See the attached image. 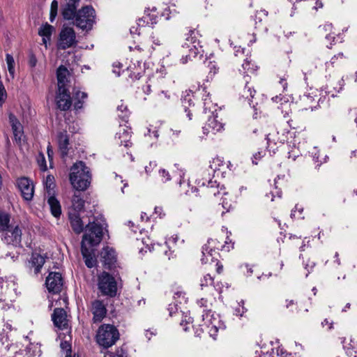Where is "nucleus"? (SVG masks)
<instances>
[{"label": "nucleus", "instance_id": "obj_61", "mask_svg": "<svg viewBox=\"0 0 357 357\" xmlns=\"http://www.w3.org/2000/svg\"><path fill=\"white\" fill-rule=\"evenodd\" d=\"M262 157L261 152H258L253 155L252 162L255 165L257 164V160Z\"/></svg>", "mask_w": 357, "mask_h": 357}, {"label": "nucleus", "instance_id": "obj_48", "mask_svg": "<svg viewBox=\"0 0 357 357\" xmlns=\"http://www.w3.org/2000/svg\"><path fill=\"white\" fill-rule=\"evenodd\" d=\"M197 304L199 305L200 307H204V308H206V310L204 309L203 310V312H207V310H208L209 309H208V301L205 298H201L200 300H199L197 301Z\"/></svg>", "mask_w": 357, "mask_h": 357}, {"label": "nucleus", "instance_id": "obj_43", "mask_svg": "<svg viewBox=\"0 0 357 357\" xmlns=\"http://www.w3.org/2000/svg\"><path fill=\"white\" fill-rule=\"evenodd\" d=\"M222 161L219 158H213L211 162L209 167L213 171L215 172L220 169V167L222 165Z\"/></svg>", "mask_w": 357, "mask_h": 357}, {"label": "nucleus", "instance_id": "obj_38", "mask_svg": "<svg viewBox=\"0 0 357 357\" xmlns=\"http://www.w3.org/2000/svg\"><path fill=\"white\" fill-rule=\"evenodd\" d=\"M53 29L52 25L46 23L40 28L38 33L41 36H51Z\"/></svg>", "mask_w": 357, "mask_h": 357}, {"label": "nucleus", "instance_id": "obj_46", "mask_svg": "<svg viewBox=\"0 0 357 357\" xmlns=\"http://www.w3.org/2000/svg\"><path fill=\"white\" fill-rule=\"evenodd\" d=\"M6 98V92L3 85L0 82V105H1Z\"/></svg>", "mask_w": 357, "mask_h": 357}, {"label": "nucleus", "instance_id": "obj_60", "mask_svg": "<svg viewBox=\"0 0 357 357\" xmlns=\"http://www.w3.org/2000/svg\"><path fill=\"white\" fill-rule=\"evenodd\" d=\"M266 139L267 140V143L269 144L271 142H273L274 144H276V140L273 137V134H268L266 135Z\"/></svg>", "mask_w": 357, "mask_h": 357}, {"label": "nucleus", "instance_id": "obj_29", "mask_svg": "<svg viewBox=\"0 0 357 357\" xmlns=\"http://www.w3.org/2000/svg\"><path fill=\"white\" fill-rule=\"evenodd\" d=\"M69 71L66 67L60 66L56 70L58 89L66 88L68 82Z\"/></svg>", "mask_w": 357, "mask_h": 357}, {"label": "nucleus", "instance_id": "obj_27", "mask_svg": "<svg viewBox=\"0 0 357 357\" xmlns=\"http://www.w3.org/2000/svg\"><path fill=\"white\" fill-rule=\"evenodd\" d=\"M116 139L119 140L118 144L120 146L130 147L132 145L130 142L131 132L127 128H122L120 129L119 132L116 134Z\"/></svg>", "mask_w": 357, "mask_h": 357}, {"label": "nucleus", "instance_id": "obj_32", "mask_svg": "<svg viewBox=\"0 0 357 357\" xmlns=\"http://www.w3.org/2000/svg\"><path fill=\"white\" fill-rule=\"evenodd\" d=\"M88 97L87 93L85 92L77 91L73 93L75 99L74 107L75 109H79L83 107L84 101Z\"/></svg>", "mask_w": 357, "mask_h": 357}, {"label": "nucleus", "instance_id": "obj_28", "mask_svg": "<svg viewBox=\"0 0 357 357\" xmlns=\"http://www.w3.org/2000/svg\"><path fill=\"white\" fill-rule=\"evenodd\" d=\"M59 148L62 158L68 155L69 139L66 132H61L58 135Z\"/></svg>", "mask_w": 357, "mask_h": 357}, {"label": "nucleus", "instance_id": "obj_50", "mask_svg": "<svg viewBox=\"0 0 357 357\" xmlns=\"http://www.w3.org/2000/svg\"><path fill=\"white\" fill-rule=\"evenodd\" d=\"M208 68H209V74L211 75H214L218 70V68L216 67L215 63L210 62Z\"/></svg>", "mask_w": 357, "mask_h": 357}, {"label": "nucleus", "instance_id": "obj_30", "mask_svg": "<svg viewBox=\"0 0 357 357\" xmlns=\"http://www.w3.org/2000/svg\"><path fill=\"white\" fill-rule=\"evenodd\" d=\"M34 194V185L33 182L24 176V199L30 201Z\"/></svg>", "mask_w": 357, "mask_h": 357}, {"label": "nucleus", "instance_id": "obj_47", "mask_svg": "<svg viewBox=\"0 0 357 357\" xmlns=\"http://www.w3.org/2000/svg\"><path fill=\"white\" fill-rule=\"evenodd\" d=\"M159 174L162 178L163 181L166 182L171 179L169 173L165 169H162L159 171Z\"/></svg>", "mask_w": 357, "mask_h": 357}, {"label": "nucleus", "instance_id": "obj_17", "mask_svg": "<svg viewBox=\"0 0 357 357\" xmlns=\"http://www.w3.org/2000/svg\"><path fill=\"white\" fill-rule=\"evenodd\" d=\"M45 262V258L44 256L37 253L33 252L31 255V259L28 261V268L29 269L30 273L33 271V274L35 275H38V274L40 272L41 268Z\"/></svg>", "mask_w": 357, "mask_h": 357}, {"label": "nucleus", "instance_id": "obj_35", "mask_svg": "<svg viewBox=\"0 0 357 357\" xmlns=\"http://www.w3.org/2000/svg\"><path fill=\"white\" fill-rule=\"evenodd\" d=\"M118 116L123 121H127L129 117L130 112L128 109V106L125 105L122 101L120 105L117 106Z\"/></svg>", "mask_w": 357, "mask_h": 357}, {"label": "nucleus", "instance_id": "obj_45", "mask_svg": "<svg viewBox=\"0 0 357 357\" xmlns=\"http://www.w3.org/2000/svg\"><path fill=\"white\" fill-rule=\"evenodd\" d=\"M105 357H126V352L122 348H118L114 352L108 353Z\"/></svg>", "mask_w": 357, "mask_h": 357}, {"label": "nucleus", "instance_id": "obj_2", "mask_svg": "<svg viewBox=\"0 0 357 357\" xmlns=\"http://www.w3.org/2000/svg\"><path fill=\"white\" fill-rule=\"evenodd\" d=\"M89 169L82 161L75 162L70 168V182L76 190L84 191L91 183Z\"/></svg>", "mask_w": 357, "mask_h": 357}, {"label": "nucleus", "instance_id": "obj_4", "mask_svg": "<svg viewBox=\"0 0 357 357\" xmlns=\"http://www.w3.org/2000/svg\"><path fill=\"white\" fill-rule=\"evenodd\" d=\"M73 21L78 28L88 31L93 28L96 23V11L91 6H83L78 10Z\"/></svg>", "mask_w": 357, "mask_h": 357}, {"label": "nucleus", "instance_id": "obj_6", "mask_svg": "<svg viewBox=\"0 0 357 357\" xmlns=\"http://www.w3.org/2000/svg\"><path fill=\"white\" fill-rule=\"evenodd\" d=\"M102 236L103 225L94 221L89 222L86 226L81 245H89V247L96 246L101 242Z\"/></svg>", "mask_w": 357, "mask_h": 357}, {"label": "nucleus", "instance_id": "obj_58", "mask_svg": "<svg viewBox=\"0 0 357 357\" xmlns=\"http://www.w3.org/2000/svg\"><path fill=\"white\" fill-rule=\"evenodd\" d=\"M241 268H243V269H245L243 271L245 272L246 271V273L250 275L252 273V268L248 265V264H244V265H242L241 266Z\"/></svg>", "mask_w": 357, "mask_h": 357}, {"label": "nucleus", "instance_id": "obj_59", "mask_svg": "<svg viewBox=\"0 0 357 357\" xmlns=\"http://www.w3.org/2000/svg\"><path fill=\"white\" fill-rule=\"evenodd\" d=\"M154 210H155V213L158 214L160 218H162V216L165 215V213H163L162 207L155 206Z\"/></svg>", "mask_w": 357, "mask_h": 357}, {"label": "nucleus", "instance_id": "obj_53", "mask_svg": "<svg viewBox=\"0 0 357 357\" xmlns=\"http://www.w3.org/2000/svg\"><path fill=\"white\" fill-rule=\"evenodd\" d=\"M142 90L146 95H149L151 92V84L147 82L145 85L143 86Z\"/></svg>", "mask_w": 357, "mask_h": 357}, {"label": "nucleus", "instance_id": "obj_62", "mask_svg": "<svg viewBox=\"0 0 357 357\" xmlns=\"http://www.w3.org/2000/svg\"><path fill=\"white\" fill-rule=\"evenodd\" d=\"M332 322H329L327 319H324V321L321 323V325L323 326H328V330H330L332 328Z\"/></svg>", "mask_w": 357, "mask_h": 357}, {"label": "nucleus", "instance_id": "obj_44", "mask_svg": "<svg viewBox=\"0 0 357 357\" xmlns=\"http://www.w3.org/2000/svg\"><path fill=\"white\" fill-rule=\"evenodd\" d=\"M38 164L40 169L43 172L47 169L45 156L43 153H40L37 158Z\"/></svg>", "mask_w": 357, "mask_h": 357}, {"label": "nucleus", "instance_id": "obj_1", "mask_svg": "<svg viewBox=\"0 0 357 357\" xmlns=\"http://www.w3.org/2000/svg\"><path fill=\"white\" fill-rule=\"evenodd\" d=\"M10 215L0 211V233L2 239L7 243L14 246H20L22 241V231L18 225L10 222Z\"/></svg>", "mask_w": 357, "mask_h": 357}, {"label": "nucleus", "instance_id": "obj_5", "mask_svg": "<svg viewBox=\"0 0 357 357\" xmlns=\"http://www.w3.org/2000/svg\"><path fill=\"white\" fill-rule=\"evenodd\" d=\"M97 286L102 296L114 298L117 295V281L112 275L106 271L98 275Z\"/></svg>", "mask_w": 357, "mask_h": 357}, {"label": "nucleus", "instance_id": "obj_33", "mask_svg": "<svg viewBox=\"0 0 357 357\" xmlns=\"http://www.w3.org/2000/svg\"><path fill=\"white\" fill-rule=\"evenodd\" d=\"M55 183H54V178L52 175H48L46 177L45 181V188L46 191V196L48 195H55Z\"/></svg>", "mask_w": 357, "mask_h": 357}, {"label": "nucleus", "instance_id": "obj_15", "mask_svg": "<svg viewBox=\"0 0 357 357\" xmlns=\"http://www.w3.org/2000/svg\"><path fill=\"white\" fill-rule=\"evenodd\" d=\"M206 136H213L223 130V124L217 119V116H210L202 128Z\"/></svg>", "mask_w": 357, "mask_h": 357}, {"label": "nucleus", "instance_id": "obj_10", "mask_svg": "<svg viewBox=\"0 0 357 357\" xmlns=\"http://www.w3.org/2000/svg\"><path fill=\"white\" fill-rule=\"evenodd\" d=\"M218 243L219 242L216 239H209L207 243L202 247L203 257L201 259L202 263L206 264L209 261H213V259H217L218 251L225 247V245L219 246Z\"/></svg>", "mask_w": 357, "mask_h": 357}, {"label": "nucleus", "instance_id": "obj_37", "mask_svg": "<svg viewBox=\"0 0 357 357\" xmlns=\"http://www.w3.org/2000/svg\"><path fill=\"white\" fill-rule=\"evenodd\" d=\"M6 63H7L8 70L9 72V74H10L11 78H14V75H15V60H14L13 56H11L9 54H6Z\"/></svg>", "mask_w": 357, "mask_h": 357}, {"label": "nucleus", "instance_id": "obj_26", "mask_svg": "<svg viewBox=\"0 0 357 357\" xmlns=\"http://www.w3.org/2000/svg\"><path fill=\"white\" fill-rule=\"evenodd\" d=\"M69 220L73 230L77 234L82 233L84 230V224L80 215L77 212L69 213Z\"/></svg>", "mask_w": 357, "mask_h": 357}, {"label": "nucleus", "instance_id": "obj_11", "mask_svg": "<svg viewBox=\"0 0 357 357\" xmlns=\"http://www.w3.org/2000/svg\"><path fill=\"white\" fill-rule=\"evenodd\" d=\"M89 310L93 314L92 320L94 323L100 322L107 312L106 304L100 299H95L91 302Z\"/></svg>", "mask_w": 357, "mask_h": 357}, {"label": "nucleus", "instance_id": "obj_16", "mask_svg": "<svg viewBox=\"0 0 357 357\" xmlns=\"http://www.w3.org/2000/svg\"><path fill=\"white\" fill-rule=\"evenodd\" d=\"M52 319L54 326L58 328L61 330L68 328L67 314L63 308H55L52 315Z\"/></svg>", "mask_w": 357, "mask_h": 357}, {"label": "nucleus", "instance_id": "obj_9", "mask_svg": "<svg viewBox=\"0 0 357 357\" xmlns=\"http://www.w3.org/2000/svg\"><path fill=\"white\" fill-rule=\"evenodd\" d=\"M77 43V40L74 29L69 26H63L59 33L58 48L64 50L76 45Z\"/></svg>", "mask_w": 357, "mask_h": 357}, {"label": "nucleus", "instance_id": "obj_55", "mask_svg": "<svg viewBox=\"0 0 357 357\" xmlns=\"http://www.w3.org/2000/svg\"><path fill=\"white\" fill-rule=\"evenodd\" d=\"M286 303V307L287 309H290L291 311H293V309L291 307L293 306H296V303L294 300H287Z\"/></svg>", "mask_w": 357, "mask_h": 357}, {"label": "nucleus", "instance_id": "obj_23", "mask_svg": "<svg viewBox=\"0 0 357 357\" xmlns=\"http://www.w3.org/2000/svg\"><path fill=\"white\" fill-rule=\"evenodd\" d=\"M81 252L84 259V262L88 268H93L96 266L97 260L95 257L93 249H90L85 245H81Z\"/></svg>", "mask_w": 357, "mask_h": 357}, {"label": "nucleus", "instance_id": "obj_8", "mask_svg": "<svg viewBox=\"0 0 357 357\" xmlns=\"http://www.w3.org/2000/svg\"><path fill=\"white\" fill-rule=\"evenodd\" d=\"M195 30H190L187 34L185 42L178 50L180 54H187L188 57H196L199 54V41L197 39Z\"/></svg>", "mask_w": 357, "mask_h": 357}, {"label": "nucleus", "instance_id": "obj_36", "mask_svg": "<svg viewBox=\"0 0 357 357\" xmlns=\"http://www.w3.org/2000/svg\"><path fill=\"white\" fill-rule=\"evenodd\" d=\"M242 68L244 70V73H254L257 70L258 67L253 63L251 60L247 58L242 64Z\"/></svg>", "mask_w": 357, "mask_h": 357}, {"label": "nucleus", "instance_id": "obj_49", "mask_svg": "<svg viewBox=\"0 0 357 357\" xmlns=\"http://www.w3.org/2000/svg\"><path fill=\"white\" fill-rule=\"evenodd\" d=\"M37 63V59L34 54H33L31 52L29 54V65L30 67L33 68L36 66Z\"/></svg>", "mask_w": 357, "mask_h": 357}, {"label": "nucleus", "instance_id": "obj_20", "mask_svg": "<svg viewBox=\"0 0 357 357\" xmlns=\"http://www.w3.org/2000/svg\"><path fill=\"white\" fill-rule=\"evenodd\" d=\"M15 284V282L13 279L4 280L0 278V308L3 306L1 302L6 300L5 295L7 294L8 289H11L15 294H17Z\"/></svg>", "mask_w": 357, "mask_h": 357}, {"label": "nucleus", "instance_id": "obj_57", "mask_svg": "<svg viewBox=\"0 0 357 357\" xmlns=\"http://www.w3.org/2000/svg\"><path fill=\"white\" fill-rule=\"evenodd\" d=\"M47 155H48V158L50 160V163L52 162V160H53V155H54V152L52 149V147L50 145H49L47 146Z\"/></svg>", "mask_w": 357, "mask_h": 357}, {"label": "nucleus", "instance_id": "obj_18", "mask_svg": "<svg viewBox=\"0 0 357 357\" xmlns=\"http://www.w3.org/2000/svg\"><path fill=\"white\" fill-rule=\"evenodd\" d=\"M9 121L12 127L14 140L20 148L22 146V127L20 122L13 114H9Z\"/></svg>", "mask_w": 357, "mask_h": 357}, {"label": "nucleus", "instance_id": "obj_3", "mask_svg": "<svg viewBox=\"0 0 357 357\" xmlns=\"http://www.w3.org/2000/svg\"><path fill=\"white\" fill-rule=\"evenodd\" d=\"M120 334L116 326L112 324H102L98 329L96 340L98 344L108 349L119 340Z\"/></svg>", "mask_w": 357, "mask_h": 357}, {"label": "nucleus", "instance_id": "obj_51", "mask_svg": "<svg viewBox=\"0 0 357 357\" xmlns=\"http://www.w3.org/2000/svg\"><path fill=\"white\" fill-rule=\"evenodd\" d=\"M114 70L113 72L115 73L117 76L120 75V68L122 67V64L119 62H115L113 64Z\"/></svg>", "mask_w": 357, "mask_h": 357}, {"label": "nucleus", "instance_id": "obj_13", "mask_svg": "<svg viewBox=\"0 0 357 357\" xmlns=\"http://www.w3.org/2000/svg\"><path fill=\"white\" fill-rule=\"evenodd\" d=\"M80 0H66L61 6V15L66 20H73L75 17Z\"/></svg>", "mask_w": 357, "mask_h": 357}, {"label": "nucleus", "instance_id": "obj_54", "mask_svg": "<svg viewBox=\"0 0 357 357\" xmlns=\"http://www.w3.org/2000/svg\"><path fill=\"white\" fill-rule=\"evenodd\" d=\"M244 302L242 301L241 303H239V307L236 310V312L238 314H239L241 316L243 314L246 312V310L244 308L243 305Z\"/></svg>", "mask_w": 357, "mask_h": 357}, {"label": "nucleus", "instance_id": "obj_34", "mask_svg": "<svg viewBox=\"0 0 357 357\" xmlns=\"http://www.w3.org/2000/svg\"><path fill=\"white\" fill-rule=\"evenodd\" d=\"M72 204L73 208V212L79 213V211L84 209V201L79 195L75 194L73 197Z\"/></svg>", "mask_w": 357, "mask_h": 357}, {"label": "nucleus", "instance_id": "obj_40", "mask_svg": "<svg viewBox=\"0 0 357 357\" xmlns=\"http://www.w3.org/2000/svg\"><path fill=\"white\" fill-rule=\"evenodd\" d=\"M213 284V278L210 274L204 275L203 278L201 279L200 286L202 289L204 287H209Z\"/></svg>", "mask_w": 357, "mask_h": 357}, {"label": "nucleus", "instance_id": "obj_63", "mask_svg": "<svg viewBox=\"0 0 357 357\" xmlns=\"http://www.w3.org/2000/svg\"><path fill=\"white\" fill-rule=\"evenodd\" d=\"M180 324L181 326H183V331H187L188 330L189 328H188V326H187V325L190 324L189 321H184L183 320H182L181 321Z\"/></svg>", "mask_w": 357, "mask_h": 357}, {"label": "nucleus", "instance_id": "obj_12", "mask_svg": "<svg viewBox=\"0 0 357 357\" xmlns=\"http://www.w3.org/2000/svg\"><path fill=\"white\" fill-rule=\"evenodd\" d=\"M46 287L50 292L58 294L61 291L63 278L59 273L51 272L45 281Z\"/></svg>", "mask_w": 357, "mask_h": 357}, {"label": "nucleus", "instance_id": "obj_42", "mask_svg": "<svg viewBox=\"0 0 357 357\" xmlns=\"http://www.w3.org/2000/svg\"><path fill=\"white\" fill-rule=\"evenodd\" d=\"M174 298L176 302L181 303L182 301H185V293L181 289H178L174 291Z\"/></svg>", "mask_w": 357, "mask_h": 357}, {"label": "nucleus", "instance_id": "obj_52", "mask_svg": "<svg viewBox=\"0 0 357 357\" xmlns=\"http://www.w3.org/2000/svg\"><path fill=\"white\" fill-rule=\"evenodd\" d=\"M194 58L195 57H188V56H187V54L185 53V54H181V58L180 59V62L182 64H185L188 61H192V59H194Z\"/></svg>", "mask_w": 357, "mask_h": 357}, {"label": "nucleus", "instance_id": "obj_7", "mask_svg": "<svg viewBox=\"0 0 357 357\" xmlns=\"http://www.w3.org/2000/svg\"><path fill=\"white\" fill-rule=\"evenodd\" d=\"M203 324L202 330L206 332L213 339H215L218 330L223 328V323L221 321L218 314L212 312L211 310H207L202 314Z\"/></svg>", "mask_w": 357, "mask_h": 357}, {"label": "nucleus", "instance_id": "obj_64", "mask_svg": "<svg viewBox=\"0 0 357 357\" xmlns=\"http://www.w3.org/2000/svg\"><path fill=\"white\" fill-rule=\"evenodd\" d=\"M324 5H323V3L320 0H317L316 3H315V6L314 7V8L315 10H318V8H323Z\"/></svg>", "mask_w": 357, "mask_h": 357}, {"label": "nucleus", "instance_id": "obj_56", "mask_svg": "<svg viewBox=\"0 0 357 357\" xmlns=\"http://www.w3.org/2000/svg\"><path fill=\"white\" fill-rule=\"evenodd\" d=\"M344 58V56L342 52H340L338 53L336 55H334L332 58H331V63L332 65H333L335 63V59H342Z\"/></svg>", "mask_w": 357, "mask_h": 357}, {"label": "nucleus", "instance_id": "obj_25", "mask_svg": "<svg viewBox=\"0 0 357 357\" xmlns=\"http://www.w3.org/2000/svg\"><path fill=\"white\" fill-rule=\"evenodd\" d=\"M100 256L104 265L109 268L116 262V252L113 248H104L101 251Z\"/></svg>", "mask_w": 357, "mask_h": 357}, {"label": "nucleus", "instance_id": "obj_22", "mask_svg": "<svg viewBox=\"0 0 357 357\" xmlns=\"http://www.w3.org/2000/svg\"><path fill=\"white\" fill-rule=\"evenodd\" d=\"M47 203L49 205L51 214L54 218H59L62 212L61 206L55 195L47 196Z\"/></svg>", "mask_w": 357, "mask_h": 357}, {"label": "nucleus", "instance_id": "obj_19", "mask_svg": "<svg viewBox=\"0 0 357 357\" xmlns=\"http://www.w3.org/2000/svg\"><path fill=\"white\" fill-rule=\"evenodd\" d=\"M244 79L245 84L243 89L240 91L239 96L241 98L247 100L248 104L251 106L252 99L254 98V96L256 94V91L254 89L253 86L250 85L249 83L250 76L248 75L244 76Z\"/></svg>", "mask_w": 357, "mask_h": 357}, {"label": "nucleus", "instance_id": "obj_24", "mask_svg": "<svg viewBox=\"0 0 357 357\" xmlns=\"http://www.w3.org/2000/svg\"><path fill=\"white\" fill-rule=\"evenodd\" d=\"M190 92L191 91L181 98L182 107L189 120L192 119V112L195 110V104L192 100L193 95Z\"/></svg>", "mask_w": 357, "mask_h": 357}, {"label": "nucleus", "instance_id": "obj_39", "mask_svg": "<svg viewBox=\"0 0 357 357\" xmlns=\"http://www.w3.org/2000/svg\"><path fill=\"white\" fill-rule=\"evenodd\" d=\"M58 1L57 0H53L51 3V8H50V20L51 22H52L57 15V10H58Z\"/></svg>", "mask_w": 357, "mask_h": 357}, {"label": "nucleus", "instance_id": "obj_14", "mask_svg": "<svg viewBox=\"0 0 357 357\" xmlns=\"http://www.w3.org/2000/svg\"><path fill=\"white\" fill-rule=\"evenodd\" d=\"M57 107L61 111L68 110L72 105V99L66 88L58 89L56 96Z\"/></svg>", "mask_w": 357, "mask_h": 357}, {"label": "nucleus", "instance_id": "obj_41", "mask_svg": "<svg viewBox=\"0 0 357 357\" xmlns=\"http://www.w3.org/2000/svg\"><path fill=\"white\" fill-rule=\"evenodd\" d=\"M319 28L321 29L325 32H329L326 36V39H333V40H335V36H332L331 34V31L333 28V24L331 23H326L324 25L320 26Z\"/></svg>", "mask_w": 357, "mask_h": 357}, {"label": "nucleus", "instance_id": "obj_21", "mask_svg": "<svg viewBox=\"0 0 357 357\" xmlns=\"http://www.w3.org/2000/svg\"><path fill=\"white\" fill-rule=\"evenodd\" d=\"M155 10L156 9L155 8H153L151 10H145L144 16L138 20V26H152L156 24L158 21V15L155 13Z\"/></svg>", "mask_w": 357, "mask_h": 357}, {"label": "nucleus", "instance_id": "obj_31", "mask_svg": "<svg viewBox=\"0 0 357 357\" xmlns=\"http://www.w3.org/2000/svg\"><path fill=\"white\" fill-rule=\"evenodd\" d=\"M41 350L38 344L30 343L25 349V356L24 357H40Z\"/></svg>", "mask_w": 357, "mask_h": 357}]
</instances>
